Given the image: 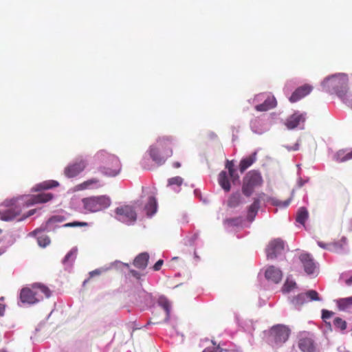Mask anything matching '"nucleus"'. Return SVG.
Wrapping results in <instances>:
<instances>
[{
  "mask_svg": "<svg viewBox=\"0 0 352 352\" xmlns=\"http://www.w3.org/2000/svg\"><path fill=\"white\" fill-rule=\"evenodd\" d=\"M84 209L89 212H96L108 208L111 199L106 195L93 196L82 199Z\"/></svg>",
  "mask_w": 352,
  "mask_h": 352,
  "instance_id": "6",
  "label": "nucleus"
},
{
  "mask_svg": "<svg viewBox=\"0 0 352 352\" xmlns=\"http://www.w3.org/2000/svg\"><path fill=\"white\" fill-rule=\"evenodd\" d=\"M242 203V196L239 192H235L229 197L227 205L230 208H236Z\"/></svg>",
  "mask_w": 352,
  "mask_h": 352,
  "instance_id": "25",
  "label": "nucleus"
},
{
  "mask_svg": "<svg viewBox=\"0 0 352 352\" xmlns=\"http://www.w3.org/2000/svg\"><path fill=\"white\" fill-rule=\"evenodd\" d=\"M221 349L218 346L217 348H207L203 352H221Z\"/></svg>",
  "mask_w": 352,
  "mask_h": 352,
  "instance_id": "46",
  "label": "nucleus"
},
{
  "mask_svg": "<svg viewBox=\"0 0 352 352\" xmlns=\"http://www.w3.org/2000/svg\"><path fill=\"white\" fill-rule=\"evenodd\" d=\"M88 226V223L87 222L83 221H73L70 223H67L63 225L65 228H72V227H86Z\"/></svg>",
  "mask_w": 352,
  "mask_h": 352,
  "instance_id": "37",
  "label": "nucleus"
},
{
  "mask_svg": "<svg viewBox=\"0 0 352 352\" xmlns=\"http://www.w3.org/2000/svg\"><path fill=\"white\" fill-rule=\"evenodd\" d=\"M306 295L305 294H300L294 298L292 302L296 306H301L305 302H306Z\"/></svg>",
  "mask_w": 352,
  "mask_h": 352,
  "instance_id": "32",
  "label": "nucleus"
},
{
  "mask_svg": "<svg viewBox=\"0 0 352 352\" xmlns=\"http://www.w3.org/2000/svg\"><path fill=\"white\" fill-rule=\"evenodd\" d=\"M35 212V210H30L26 214H23L21 217L18 219L19 221L23 220L32 215H33Z\"/></svg>",
  "mask_w": 352,
  "mask_h": 352,
  "instance_id": "45",
  "label": "nucleus"
},
{
  "mask_svg": "<svg viewBox=\"0 0 352 352\" xmlns=\"http://www.w3.org/2000/svg\"><path fill=\"white\" fill-rule=\"evenodd\" d=\"M308 217L309 213L305 207H300L297 211L296 221V222L304 225Z\"/></svg>",
  "mask_w": 352,
  "mask_h": 352,
  "instance_id": "31",
  "label": "nucleus"
},
{
  "mask_svg": "<svg viewBox=\"0 0 352 352\" xmlns=\"http://www.w3.org/2000/svg\"><path fill=\"white\" fill-rule=\"evenodd\" d=\"M65 220V217L60 215L53 216L46 223V227H48L50 224L58 222H63Z\"/></svg>",
  "mask_w": 352,
  "mask_h": 352,
  "instance_id": "38",
  "label": "nucleus"
},
{
  "mask_svg": "<svg viewBox=\"0 0 352 352\" xmlns=\"http://www.w3.org/2000/svg\"><path fill=\"white\" fill-rule=\"evenodd\" d=\"M230 176L226 171L223 170L220 172L218 176V182L220 186L226 191L229 192L231 189L230 183Z\"/></svg>",
  "mask_w": 352,
  "mask_h": 352,
  "instance_id": "20",
  "label": "nucleus"
},
{
  "mask_svg": "<svg viewBox=\"0 0 352 352\" xmlns=\"http://www.w3.org/2000/svg\"><path fill=\"white\" fill-rule=\"evenodd\" d=\"M148 259L149 255L148 253H141L135 258L133 265L140 270H144L148 265Z\"/></svg>",
  "mask_w": 352,
  "mask_h": 352,
  "instance_id": "18",
  "label": "nucleus"
},
{
  "mask_svg": "<svg viewBox=\"0 0 352 352\" xmlns=\"http://www.w3.org/2000/svg\"><path fill=\"white\" fill-rule=\"evenodd\" d=\"M145 210L148 216L153 215L157 211V201L155 197H151L145 206Z\"/></svg>",
  "mask_w": 352,
  "mask_h": 352,
  "instance_id": "30",
  "label": "nucleus"
},
{
  "mask_svg": "<svg viewBox=\"0 0 352 352\" xmlns=\"http://www.w3.org/2000/svg\"><path fill=\"white\" fill-rule=\"evenodd\" d=\"M263 180L258 170H252L246 173L243 179L242 192L246 197H250L255 188L261 186Z\"/></svg>",
  "mask_w": 352,
  "mask_h": 352,
  "instance_id": "5",
  "label": "nucleus"
},
{
  "mask_svg": "<svg viewBox=\"0 0 352 352\" xmlns=\"http://www.w3.org/2000/svg\"><path fill=\"white\" fill-rule=\"evenodd\" d=\"M352 159V151L340 158V162H345Z\"/></svg>",
  "mask_w": 352,
  "mask_h": 352,
  "instance_id": "44",
  "label": "nucleus"
},
{
  "mask_svg": "<svg viewBox=\"0 0 352 352\" xmlns=\"http://www.w3.org/2000/svg\"><path fill=\"white\" fill-rule=\"evenodd\" d=\"M51 295L50 289L40 283H35L32 288H23L20 293V299L23 303L35 304Z\"/></svg>",
  "mask_w": 352,
  "mask_h": 352,
  "instance_id": "3",
  "label": "nucleus"
},
{
  "mask_svg": "<svg viewBox=\"0 0 352 352\" xmlns=\"http://www.w3.org/2000/svg\"><path fill=\"white\" fill-rule=\"evenodd\" d=\"M130 273H131V274L133 276L135 277L136 278H138V279L140 278L141 275H140V274L139 272H138L137 271H135V270H130Z\"/></svg>",
  "mask_w": 352,
  "mask_h": 352,
  "instance_id": "47",
  "label": "nucleus"
},
{
  "mask_svg": "<svg viewBox=\"0 0 352 352\" xmlns=\"http://www.w3.org/2000/svg\"><path fill=\"white\" fill-rule=\"evenodd\" d=\"M175 140L170 135H164L157 139L156 144L151 145L148 151L152 160L158 165H162L173 155V147Z\"/></svg>",
  "mask_w": 352,
  "mask_h": 352,
  "instance_id": "1",
  "label": "nucleus"
},
{
  "mask_svg": "<svg viewBox=\"0 0 352 352\" xmlns=\"http://www.w3.org/2000/svg\"><path fill=\"white\" fill-rule=\"evenodd\" d=\"M284 248L285 245L283 240L276 239L271 241L266 248L267 257L270 259L276 258L278 254L283 252Z\"/></svg>",
  "mask_w": 352,
  "mask_h": 352,
  "instance_id": "11",
  "label": "nucleus"
},
{
  "mask_svg": "<svg viewBox=\"0 0 352 352\" xmlns=\"http://www.w3.org/2000/svg\"><path fill=\"white\" fill-rule=\"evenodd\" d=\"M298 347L302 352H315L316 346L311 338L302 337L298 341Z\"/></svg>",
  "mask_w": 352,
  "mask_h": 352,
  "instance_id": "17",
  "label": "nucleus"
},
{
  "mask_svg": "<svg viewBox=\"0 0 352 352\" xmlns=\"http://www.w3.org/2000/svg\"><path fill=\"white\" fill-rule=\"evenodd\" d=\"M318 245L320 248H324V249L327 248V244L323 243H322V242H321V241H318Z\"/></svg>",
  "mask_w": 352,
  "mask_h": 352,
  "instance_id": "50",
  "label": "nucleus"
},
{
  "mask_svg": "<svg viewBox=\"0 0 352 352\" xmlns=\"http://www.w3.org/2000/svg\"><path fill=\"white\" fill-rule=\"evenodd\" d=\"M306 297L309 298L311 300H320V298L318 296V294L315 290H309L307 293H305Z\"/></svg>",
  "mask_w": 352,
  "mask_h": 352,
  "instance_id": "39",
  "label": "nucleus"
},
{
  "mask_svg": "<svg viewBox=\"0 0 352 352\" xmlns=\"http://www.w3.org/2000/svg\"><path fill=\"white\" fill-rule=\"evenodd\" d=\"M226 221L229 223H232V222L234 221V219H226Z\"/></svg>",
  "mask_w": 352,
  "mask_h": 352,
  "instance_id": "53",
  "label": "nucleus"
},
{
  "mask_svg": "<svg viewBox=\"0 0 352 352\" xmlns=\"http://www.w3.org/2000/svg\"><path fill=\"white\" fill-rule=\"evenodd\" d=\"M333 312L327 311V310H322V318L325 320L330 318L333 316Z\"/></svg>",
  "mask_w": 352,
  "mask_h": 352,
  "instance_id": "42",
  "label": "nucleus"
},
{
  "mask_svg": "<svg viewBox=\"0 0 352 352\" xmlns=\"http://www.w3.org/2000/svg\"><path fill=\"white\" fill-rule=\"evenodd\" d=\"M256 153H254L251 155L243 159L240 162L239 169L241 173L244 172L248 168H249L256 161Z\"/></svg>",
  "mask_w": 352,
  "mask_h": 352,
  "instance_id": "26",
  "label": "nucleus"
},
{
  "mask_svg": "<svg viewBox=\"0 0 352 352\" xmlns=\"http://www.w3.org/2000/svg\"><path fill=\"white\" fill-rule=\"evenodd\" d=\"M54 198V195L50 192H42L33 195L26 201V206L36 204H43L51 201Z\"/></svg>",
  "mask_w": 352,
  "mask_h": 352,
  "instance_id": "14",
  "label": "nucleus"
},
{
  "mask_svg": "<svg viewBox=\"0 0 352 352\" xmlns=\"http://www.w3.org/2000/svg\"><path fill=\"white\" fill-rule=\"evenodd\" d=\"M296 282L289 280V279H287L283 285V289L284 292H289L293 289H294L296 287Z\"/></svg>",
  "mask_w": 352,
  "mask_h": 352,
  "instance_id": "33",
  "label": "nucleus"
},
{
  "mask_svg": "<svg viewBox=\"0 0 352 352\" xmlns=\"http://www.w3.org/2000/svg\"><path fill=\"white\" fill-rule=\"evenodd\" d=\"M269 337L272 342L276 344L286 342L289 336L290 330L285 325L278 324L270 330Z\"/></svg>",
  "mask_w": 352,
  "mask_h": 352,
  "instance_id": "9",
  "label": "nucleus"
},
{
  "mask_svg": "<svg viewBox=\"0 0 352 352\" xmlns=\"http://www.w3.org/2000/svg\"><path fill=\"white\" fill-rule=\"evenodd\" d=\"M59 186V184L57 181L55 180H47L44 181L40 184H36L33 188V191L38 192L43 190H48L53 188H56Z\"/></svg>",
  "mask_w": 352,
  "mask_h": 352,
  "instance_id": "23",
  "label": "nucleus"
},
{
  "mask_svg": "<svg viewBox=\"0 0 352 352\" xmlns=\"http://www.w3.org/2000/svg\"><path fill=\"white\" fill-rule=\"evenodd\" d=\"M173 166L175 168H178L181 166V164L178 162H175L173 164Z\"/></svg>",
  "mask_w": 352,
  "mask_h": 352,
  "instance_id": "51",
  "label": "nucleus"
},
{
  "mask_svg": "<svg viewBox=\"0 0 352 352\" xmlns=\"http://www.w3.org/2000/svg\"><path fill=\"white\" fill-rule=\"evenodd\" d=\"M87 166L86 160L78 159L65 168L64 174L68 178L76 177L86 168Z\"/></svg>",
  "mask_w": 352,
  "mask_h": 352,
  "instance_id": "10",
  "label": "nucleus"
},
{
  "mask_svg": "<svg viewBox=\"0 0 352 352\" xmlns=\"http://www.w3.org/2000/svg\"><path fill=\"white\" fill-rule=\"evenodd\" d=\"M161 305L164 310L166 311V316H169L170 305L168 301H164L161 303Z\"/></svg>",
  "mask_w": 352,
  "mask_h": 352,
  "instance_id": "41",
  "label": "nucleus"
},
{
  "mask_svg": "<svg viewBox=\"0 0 352 352\" xmlns=\"http://www.w3.org/2000/svg\"><path fill=\"white\" fill-rule=\"evenodd\" d=\"M3 251H1V250H0V255H1V254H3Z\"/></svg>",
  "mask_w": 352,
  "mask_h": 352,
  "instance_id": "54",
  "label": "nucleus"
},
{
  "mask_svg": "<svg viewBox=\"0 0 352 352\" xmlns=\"http://www.w3.org/2000/svg\"><path fill=\"white\" fill-rule=\"evenodd\" d=\"M100 274V270H96L89 273L91 277H93L94 275H99Z\"/></svg>",
  "mask_w": 352,
  "mask_h": 352,
  "instance_id": "48",
  "label": "nucleus"
},
{
  "mask_svg": "<svg viewBox=\"0 0 352 352\" xmlns=\"http://www.w3.org/2000/svg\"><path fill=\"white\" fill-rule=\"evenodd\" d=\"M349 78L345 74H338L325 78L322 82L324 89L335 93L340 97L346 94L348 90Z\"/></svg>",
  "mask_w": 352,
  "mask_h": 352,
  "instance_id": "4",
  "label": "nucleus"
},
{
  "mask_svg": "<svg viewBox=\"0 0 352 352\" xmlns=\"http://www.w3.org/2000/svg\"><path fill=\"white\" fill-rule=\"evenodd\" d=\"M260 199H254L253 203L248 207L247 218L248 221H253L260 208Z\"/></svg>",
  "mask_w": 352,
  "mask_h": 352,
  "instance_id": "21",
  "label": "nucleus"
},
{
  "mask_svg": "<svg viewBox=\"0 0 352 352\" xmlns=\"http://www.w3.org/2000/svg\"><path fill=\"white\" fill-rule=\"evenodd\" d=\"M299 259L302 264L305 272L307 274H312L316 269V265L313 257L308 253H302L300 255Z\"/></svg>",
  "mask_w": 352,
  "mask_h": 352,
  "instance_id": "13",
  "label": "nucleus"
},
{
  "mask_svg": "<svg viewBox=\"0 0 352 352\" xmlns=\"http://www.w3.org/2000/svg\"><path fill=\"white\" fill-rule=\"evenodd\" d=\"M305 121V116L303 113L295 112L290 116L285 122V125L289 129H294Z\"/></svg>",
  "mask_w": 352,
  "mask_h": 352,
  "instance_id": "15",
  "label": "nucleus"
},
{
  "mask_svg": "<svg viewBox=\"0 0 352 352\" xmlns=\"http://www.w3.org/2000/svg\"><path fill=\"white\" fill-rule=\"evenodd\" d=\"M255 199H260V202L261 201H270L272 205L280 207H287L290 203V200L280 201L274 198L268 197L264 192L259 193L258 197H256Z\"/></svg>",
  "mask_w": 352,
  "mask_h": 352,
  "instance_id": "22",
  "label": "nucleus"
},
{
  "mask_svg": "<svg viewBox=\"0 0 352 352\" xmlns=\"http://www.w3.org/2000/svg\"><path fill=\"white\" fill-rule=\"evenodd\" d=\"M8 206L9 208L1 213V220L8 221L21 217L22 208L24 206L23 203H20L19 199H12L9 201Z\"/></svg>",
  "mask_w": 352,
  "mask_h": 352,
  "instance_id": "8",
  "label": "nucleus"
},
{
  "mask_svg": "<svg viewBox=\"0 0 352 352\" xmlns=\"http://www.w3.org/2000/svg\"><path fill=\"white\" fill-rule=\"evenodd\" d=\"M76 252H77V250H70V251H69V252L66 254V256H65V258H64V260H63V262H64V263H66V262L69 261L71 257L76 256Z\"/></svg>",
  "mask_w": 352,
  "mask_h": 352,
  "instance_id": "40",
  "label": "nucleus"
},
{
  "mask_svg": "<svg viewBox=\"0 0 352 352\" xmlns=\"http://www.w3.org/2000/svg\"><path fill=\"white\" fill-rule=\"evenodd\" d=\"M5 311V305L0 303V316H3Z\"/></svg>",
  "mask_w": 352,
  "mask_h": 352,
  "instance_id": "49",
  "label": "nucleus"
},
{
  "mask_svg": "<svg viewBox=\"0 0 352 352\" xmlns=\"http://www.w3.org/2000/svg\"><path fill=\"white\" fill-rule=\"evenodd\" d=\"M226 168L228 170V174L233 184L238 182L239 179V175H238L236 169L234 168V164L232 161L227 160L226 164Z\"/></svg>",
  "mask_w": 352,
  "mask_h": 352,
  "instance_id": "27",
  "label": "nucleus"
},
{
  "mask_svg": "<svg viewBox=\"0 0 352 352\" xmlns=\"http://www.w3.org/2000/svg\"><path fill=\"white\" fill-rule=\"evenodd\" d=\"M100 186V180L97 178H91L78 185L79 189L80 190H85L92 187L99 188Z\"/></svg>",
  "mask_w": 352,
  "mask_h": 352,
  "instance_id": "28",
  "label": "nucleus"
},
{
  "mask_svg": "<svg viewBox=\"0 0 352 352\" xmlns=\"http://www.w3.org/2000/svg\"><path fill=\"white\" fill-rule=\"evenodd\" d=\"M183 183V179L179 176H176L172 177L168 180V186L176 185L177 186H180Z\"/></svg>",
  "mask_w": 352,
  "mask_h": 352,
  "instance_id": "35",
  "label": "nucleus"
},
{
  "mask_svg": "<svg viewBox=\"0 0 352 352\" xmlns=\"http://www.w3.org/2000/svg\"><path fill=\"white\" fill-rule=\"evenodd\" d=\"M264 122L259 117H254L250 120V127L253 132L261 134L263 132Z\"/></svg>",
  "mask_w": 352,
  "mask_h": 352,
  "instance_id": "24",
  "label": "nucleus"
},
{
  "mask_svg": "<svg viewBox=\"0 0 352 352\" xmlns=\"http://www.w3.org/2000/svg\"><path fill=\"white\" fill-rule=\"evenodd\" d=\"M116 219L124 223L131 225L134 223L137 219V213L132 206L123 205L117 207L115 210Z\"/></svg>",
  "mask_w": 352,
  "mask_h": 352,
  "instance_id": "7",
  "label": "nucleus"
},
{
  "mask_svg": "<svg viewBox=\"0 0 352 352\" xmlns=\"http://www.w3.org/2000/svg\"><path fill=\"white\" fill-rule=\"evenodd\" d=\"M346 283H347L348 285H350V284H351V283H352V276H351V277H350L348 280H346Z\"/></svg>",
  "mask_w": 352,
  "mask_h": 352,
  "instance_id": "52",
  "label": "nucleus"
},
{
  "mask_svg": "<svg viewBox=\"0 0 352 352\" xmlns=\"http://www.w3.org/2000/svg\"><path fill=\"white\" fill-rule=\"evenodd\" d=\"M37 242L39 246L45 248L50 243V238L46 235H42L37 238Z\"/></svg>",
  "mask_w": 352,
  "mask_h": 352,
  "instance_id": "34",
  "label": "nucleus"
},
{
  "mask_svg": "<svg viewBox=\"0 0 352 352\" xmlns=\"http://www.w3.org/2000/svg\"><path fill=\"white\" fill-rule=\"evenodd\" d=\"M339 310L345 311L352 307V296L340 298L336 300Z\"/></svg>",
  "mask_w": 352,
  "mask_h": 352,
  "instance_id": "29",
  "label": "nucleus"
},
{
  "mask_svg": "<svg viewBox=\"0 0 352 352\" xmlns=\"http://www.w3.org/2000/svg\"><path fill=\"white\" fill-rule=\"evenodd\" d=\"M276 104V98L274 96H269L262 104L256 105L255 109L258 111H266L275 107Z\"/></svg>",
  "mask_w": 352,
  "mask_h": 352,
  "instance_id": "19",
  "label": "nucleus"
},
{
  "mask_svg": "<svg viewBox=\"0 0 352 352\" xmlns=\"http://www.w3.org/2000/svg\"><path fill=\"white\" fill-rule=\"evenodd\" d=\"M163 263H164L163 260L160 259L159 261H157L155 263V264L153 265V270H155V271H158V270H160L161 269V267H162V266Z\"/></svg>",
  "mask_w": 352,
  "mask_h": 352,
  "instance_id": "43",
  "label": "nucleus"
},
{
  "mask_svg": "<svg viewBox=\"0 0 352 352\" xmlns=\"http://www.w3.org/2000/svg\"><path fill=\"white\" fill-rule=\"evenodd\" d=\"M96 160L101 164L99 170L105 176L115 177L121 170L119 159L114 155L105 151H100L96 155Z\"/></svg>",
  "mask_w": 352,
  "mask_h": 352,
  "instance_id": "2",
  "label": "nucleus"
},
{
  "mask_svg": "<svg viewBox=\"0 0 352 352\" xmlns=\"http://www.w3.org/2000/svg\"><path fill=\"white\" fill-rule=\"evenodd\" d=\"M333 324L336 327L344 330L346 328V322L340 318H336L333 320Z\"/></svg>",
  "mask_w": 352,
  "mask_h": 352,
  "instance_id": "36",
  "label": "nucleus"
},
{
  "mask_svg": "<svg viewBox=\"0 0 352 352\" xmlns=\"http://www.w3.org/2000/svg\"><path fill=\"white\" fill-rule=\"evenodd\" d=\"M313 90V87L309 84H305L292 93L289 100L291 102H296L309 94Z\"/></svg>",
  "mask_w": 352,
  "mask_h": 352,
  "instance_id": "12",
  "label": "nucleus"
},
{
  "mask_svg": "<svg viewBox=\"0 0 352 352\" xmlns=\"http://www.w3.org/2000/svg\"><path fill=\"white\" fill-rule=\"evenodd\" d=\"M265 276L267 280H271L274 283H278L282 279L283 273L278 268L271 265L265 270Z\"/></svg>",
  "mask_w": 352,
  "mask_h": 352,
  "instance_id": "16",
  "label": "nucleus"
}]
</instances>
